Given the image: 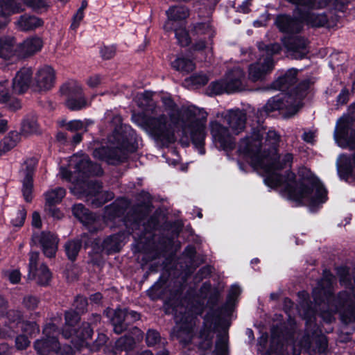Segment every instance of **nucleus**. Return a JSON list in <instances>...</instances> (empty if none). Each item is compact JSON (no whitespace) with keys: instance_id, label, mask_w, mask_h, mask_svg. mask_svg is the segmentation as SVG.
Listing matches in <instances>:
<instances>
[{"instance_id":"f257e3e1","label":"nucleus","mask_w":355,"mask_h":355,"mask_svg":"<svg viewBox=\"0 0 355 355\" xmlns=\"http://www.w3.org/2000/svg\"><path fill=\"white\" fill-rule=\"evenodd\" d=\"M279 141V135L276 131L266 132L263 125H258L240 141L239 153L264 177L268 187L277 189L283 197L315 211L327 200L326 189L307 168L300 171L297 180L292 173L283 175V171H286L291 166L293 156L286 153L277 157Z\"/></svg>"},{"instance_id":"f03ea898","label":"nucleus","mask_w":355,"mask_h":355,"mask_svg":"<svg viewBox=\"0 0 355 355\" xmlns=\"http://www.w3.org/2000/svg\"><path fill=\"white\" fill-rule=\"evenodd\" d=\"M169 120L164 114L157 117H147L144 114H133L132 121L157 140L164 144L175 141V132L180 128L185 137L189 136L193 145L201 155L205 153L202 148L206 135L207 113L195 105L183 108L180 112L171 96L162 97Z\"/></svg>"},{"instance_id":"7ed1b4c3","label":"nucleus","mask_w":355,"mask_h":355,"mask_svg":"<svg viewBox=\"0 0 355 355\" xmlns=\"http://www.w3.org/2000/svg\"><path fill=\"white\" fill-rule=\"evenodd\" d=\"M297 74V69H291L274 83V88L282 92L270 98L263 106V111L266 114L275 110H284L288 115H293L302 107V99L309 87V80L302 82L288 93L284 92L295 83Z\"/></svg>"},{"instance_id":"20e7f679","label":"nucleus","mask_w":355,"mask_h":355,"mask_svg":"<svg viewBox=\"0 0 355 355\" xmlns=\"http://www.w3.org/2000/svg\"><path fill=\"white\" fill-rule=\"evenodd\" d=\"M114 120L117 123V126L112 136L114 139L111 137L109 138L110 146L96 148L93 153L95 158L104 160L110 164H116L126 158L127 151L125 149V135L120 132V130L121 129L127 132L130 128L128 126L123 125L121 116H116Z\"/></svg>"},{"instance_id":"39448f33","label":"nucleus","mask_w":355,"mask_h":355,"mask_svg":"<svg viewBox=\"0 0 355 355\" xmlns=\"http://www.w3.org/2000/svg\"><path fill=\"white\" fill-rule=\"evenodd\" d=\"M295 4L300 14L301 21L312 26H322L327 21V16L318 14L315 10L324 8L329 0H288Z\"/></svg>"},{"instance_id":"423d86ee","label":"nucleus","mask_w":355,"mask_h":355,"mask_svg":"<svg viewBox=\"0 0 355 355\" xmlns=\"http://www.w3.org/2000/svg\"><path fill=\"white\" fill-rule=\"evenodd\" d=\"M182 310H184L182 306H178L173 310L176 324L173 329L172 336L180 343L187 345L193 338L196 321L193 313L185 311L183 313Z\"/></svg>"},{"instance_id":"0eeeda50","label":"nucleus","mask_w":355,"mask_h":355,"mask_svg":"<svg viewBox=\"0 0 355 355\" xmlns=\"http://www.w3.org/2000/svg\"><path fill=\"white\" fill-rule=\"evenodd\" d=\"M61 92L66 96V105L71 110H78L88 105L82 95L81 85L75 80L65 83L61 88Z\"/></svg>"},{"instance_id":"6e6552de","label":"nucleus","mask_w":355,"mask_h":355,"mask_svg":"<svg viewBox=\"0 0 355 355\" xmlns=\"http://www.w3.org/2000/svg\"><path fill=\"white\" fill-rule=\"evenodd\" d=\"M58 334L57 327L54 324H49L44 329V334L46 338L37 340L34 347L40 355H49L51 352H58L60 349V344L56 338Z\"/></svg>"},{"instance_id":"1a4fd4ad","label":"nucleus","mask_w":355,"mask_h":355,"mask_svg":"<svg viewBox=\"0 0 355 355\" xmlns=\"http://www.w3.org/2000/svg\"><path fill=\"white\" fill-rule=\"evenodd\" d=\"M352 122L347 117L340 118L336 124L334 139L342 148H355V131L352 132Z\"/></svg>"},{"instance_id":"9d476101","label":"nucleus","mask_w":355,"mask_h":355,"mask_svg":"<svg viewBox=\"0 0 355 355\" xmlns=\"http://www.w3.org/2000/svg\"><path fill=\"white\" fill-rule=\"evenodd\" d=\"M55 80V71L49 65L40 67L35 71L33 80V87L36 91L51 89Z\"/></svg>"},{"instance_id":"9b49d317","label":"nucleus","mask_w":355,"mask_h":355,"mask_svg":"<svg viewBox=\"0 0 355 355\" xmlns=\"http://www.w3.org/2000/svg\"><path fill=\"white\" fill-rule=\"evenodd\" d=\"M70 168H74V173H82L83 175H99L102 173V169L98 164H92L85 155H74L69 161Z\"/></svg>"},{"instance_id":"f8f14e48","label":"nucleus","mask_w":355,"mask_h":355,"mask_svg":"<svg viewBox=\"0 0 355 355\" xmlns=\"http://www.w3.org/2000/svg\"><path fill=\"white\" fill-rule=\"evenodd\" d=\"M211 132L216 146L225 151L233 149L235 143L229 134L226 128L219 123L214 121L211 123Z\"/></svg>"},{"instance_id":"ddd939ff","label":"nucleus","mask_w":355,"mask_h":355,"mask_svg":"<svg viewBox=\"0 0 355 355\" xmlns=\"http://www.w3.org/2000/svg\"><path fill=\"white\" fill-rule=\"evenodd\" d=\"M37 160L34 157L27 159L21 166V173L24 175L22 180V193L24 200L30 202L33 198V174Z\"/></svg>"},{"instance_id":"4468645a","label":"nucleus","mask_w":355,"mask_h":355,"mask_svg":"<svg viewBox=\"0 0 355 355\" xmlns=\"http://www.w3.org/2000/svg\"><path fill=\"white\" fill-rule=\"evenodd\" d=\"M20 322L17 328L15 329L14 334L18 332L19 329H21L23 334L18 336L15 339V346L17 349L21 350L28 347L31 343L28 336L30 337L35 336L39 332V327L35 322L24 321L21 318V313Z\"/></svg>"},{"instance_id":"2eb2a0df","label":"nucleus","mask_w":355,"mask_h":355,"mask_svg":"<svg viewBox=\"0 0 355 355\" xmlns=\"http://www.w3.org/2000/svg\"><path fill=\"white\" fill-rule=\"evenodd\" d=\"M39 257L37 252H31L29 258V278L36 279L40 285H46L51 279V274L46 265L42 264L37 268V261Z\"/></svg>"},{"instance_id":"dca6fc26","label":"nucleus","mask_w":355,"mask_h":355,"mask_svg":"<svg viewBox=\"0 0 355 355\" xmlns=\"http://www.w3.org/2000/svg\"><path fill=\"white\" fill-rule=\"evenodd\" d=\"M282 41L289 55L294 59H302L309 53L307 41L302 37L289 36Z\"/></svg>"},{"instance_id":"f3484780","label":"nucleus","mask_w":355,"mask_h":355,"mask_svg":"<svg viewBox=\"0 0 355 355\" xmlns=\"http://www.w3.org/2000/svg\"><path fill=\"white\" fill-rule=\"evenodd\" d=\"M213 35L214 31L209 24L200 23L196 24L193 33V40H194L193 49L194 51L204 49Z\"/></svg>"},{"instance_id":"a211bd4d","label":"nucleus","mask_w":355,"mask_h":355,"mask_svg":"<svg viewBox=\"0 0 355 355\" xmlns=\"http://www.w3.org/2000/svg\"><path fill=\"white\" fill-rule=\"evenodd\" d=\"M33 240L40 243L44 254L47 257L51 258L55 256L58 244V239L55 234L50 232H42L40 234H34Z\"/></svg>"},{"instance_id":"6ab92c4d","label":"nucleus","mask_w":355,"mask_h":355,"mask_svg":"<svg viewBox=\"0 0 355 355\" xmlns=\"http://www.w3.org/2000/svg\"><path fill=\"white\" fill-rule=\"evenodd\" d=\"M33 70L31 67H23L16 73L12 80V93L22 94L33 87Z\"/></svg>"},{"instance_id":"aec40b11","label":"nucleus","mask_w":355,"mask_h":355,"mask_svg":"<svg viewBox=\"0 0 355 355\" xmlns=\"http://www.w3.org/2000/svg\"><path fill=\"white\" fill-rule=\"evenodd\" d=\"M217 117L223 119V123L226 122L235 134L239 133L245 128V114L239 110L223 112L218 114Z\"/></svg>"},{"instance_id":"412c9836","label":"nucleus","mask_w":355,"mask_h":355,"mask_svg":"<svg viewBox=\"0 0 355 355\" xmlns=\"http://www.w3.org/2000/svg\"><path fill=\"white\" fill-rule=\"evenodd\" d=\"M20 312L15 310H10L6 313V316L1 318V324L3 327L0 328L1 337H12L15 332V329L20 324Z\"/></svg>"},{"instance_id":"4be33fe9","label":"nucleus","mask_w":355,"mask_h":355,"mask_svg":"<svg viewBox=\"0 0 355 355\" xmlns=\"http://www.w3.org/2000/svg\"><path fill=\"white\" fill-rule=\"evenodd\" d=\"M272 67L273 61L270 58H262L261 57L257 62L250 66L248 78L252 82L261 80Z\"/></svg>"},{"instance_id":"5701e85b","label":"nucleus","mask_w":355,"mask_h":355,"mask_svg":"<svg viewBox=\"0 0 355 355\" xmlns=\"http://www.w3.org/2000/svg\"><path fill=\"white\" fill-rule=\"evenodd\" d=\"M43 46V41L38 36L27 37L18 44V55L19 58H27L40 51Z\"/></svg>"},{"instance_id":"b1692460","label":"nucleus","mask_w":355,"mask_h":355,"mask_svg":"<svg viewBox=\"0 0 355 355\" xmlns=\"http://www.w3.org/2000/svg\"><path fill=\"white\" fill-rule=\"evenodd\" d=\"M24 10L23 6L17 3V0H0V28L8 23L10 15Z\"/></svg>"},{"instance_id":"393cba45","label":"nucleus","mask_w":355,"mask_h":355,"mask_svg":"<svg viewBox=\"0 0 355 355\" xmlns=\"http://www.w3.org/2000/svg\"><path fill=\"white\" fill-rule=\"evenodd\" d=\"M0 58L5 60L20 58L18 55V45L14 37H0Z\"/></svg>"},{"instance_id":"a878e982","label":"nucleus","mask_w":355,"mask_h":355,"mask_svg":"<svg viewBox=\"0 0 355 355\" xmlns=\"http://www.w3.org/2000/svg\"><path fill=\"white\" fill-rule=\"evenodd\" d=\"M243 78L244 73L239 67L230 71L224 78L225 85H227V94L241 91L244 88Z\"/></svg>"},{"instance_id":"bb28decb","label":"nucleus","mask_w":355,"mask_h":355,"mask_svg":"<svg viewBox=\"0 0 355 355\" xmlns=\"http://www.w3.org/2000/svg\"><path fill=\"white\" fill-rule=\"evenodd\" d=\"M280 31L287 33H294L300 31L302 27V21L294 19L287 15H279L275 21Z\"/></svg>"},{"instance_id":"cd10ccee","label":"nucleus","mask_w":355,"mask_h":355,"mask_svg":"<svg viewBox=\"0 0 355 355\" xmlns=\"http://www.w3.org/2000/svg\"><path fill=\"white\" fill-rule=\"evenodd\" d=\"M44 22L41 19L28 15L20 16L15 21L17 29L22 31H28L35 29L42 26Z\"/></svg>"},{"instance_id":"c85d7f7f","label":"nucleus","mask_w":355,"mask_h":355,"mask_svg":"<svg viewBox=\"0 0 355 355\" xmlns=\"http://www.w3.org/2000/svg\"><path fill=\"white\" fill-rule=\"evenodd\" d=\"M106 314L110 318L114 327V331L116 334H121L125 328L124 322L126 320L125 316V310L117 309L115 311L109 309L106 311Z\"/></svg>"},{"instance_id":"c756f323","label":"nucleus","mask_w":355,"mask_h":355,"mask_svg":"<svg viewBox=\"0 0 355 355\" xmlns=\"http://www.w3.org/2000/svg\"><path fill=\"white\" fill-rule=\"evenodd\" d=\"M168 21L164 25L167 31L171 28V22L185 19L189 15L188 10L183 6H173L167 11Z\"/></svg>"},{"instance_id":"7c9ffc66","label":"nucleus","mask_w":355,"mask_h":355,"mask_svg":"<svg viewBox=\"0 0 355 355\" xmlns=\"http://www.w3.org/2000/svg\"><path fill=\"white\" fill-rule=\"evenodd\" d=\"M352 166L355 167V155L352 159L348 160L346 155H340L338 159L337 167L340 175L348 178L352 175Z\"/></svg>"},{"instance_id":"2f4dec72","label":"nucleus","mask_w":355,"mask_h":355,"mask_svg":"<svg viewBox=\"0 0 355 355\" xmlns=\"http://www.w3.org/2000/svg\"><path fill=\"white\" fill-rule=\"evenodd\" d=\"M171 67L178 71L188 73L194 69L195 64L191 60L180 55L171 62Z\"/></svg>"},{"instance_id":"473e14b6","label":"nucleus","mask_w":355,"mask_h":355,"mask_svg":"<svg viewBox=\"0 0 355 355\" xmlns=\"http://www.w3.org/2000/svg\"><path fill=\"white\" fill-rule=\"evenodd\" d=\"M20 134L15 131H11L0 143V154L5 153L13 148L20 141Z\"/></svg>"},{"instance_id":"72a5a7b5","label":"nucleus","mask_w":355,"mask_h":355,"mask_svg":"<svg viewBox=\"0 0 355 355\" xmlns=\"http://www.w3.org/2000/svg\"><path fill=\"white\" fill-rule=\"evenodd\" d=\"M66 194L65 190L62 187H58L48 191L45 193L46 204L49 206L58 204Z\"/></svg>"},{"instance_id":"f704fd0d","label":"nucleus","mask_w":355,"mask_h":355,"mask_svg":"<svg viewBox=\"0 0 355 355\" xmlns=\"http://www.w3.org/2000/svg\"><path fill=\"white\" fill-rule=\"evenodd\" d=\"M135 334H137V338L132 336H124L118 339L116 342V347L119 349L128 351L132 348L135 343V340L139 339L140 330L138 329H135Z\"/></svg>"},{"instance_id":"c9c22d12","label":"nucleus","mask_w":355,"mask_h":355,"mask_svg":"<svg viewBox=\"0 0 355 355\" xmlns=\"http://www.w3.org/2000/svg\"><path fill=\"white\" fill-rule=\"evenodd\" d=\"M73 214L83 223H89L94 219V216L81 204L73 207Z\"/></svg>"},{"instance_id":"e433bc0d","label":"nucleus","mask_w":355,"mask_h":355,"mask_svg":"<svg viewBox=\"0 0 355 355\" xmlns=\"http://www.w3.org/2000/svg\"><path fill=\"white\" fill-rule=\"evenodd\" d=\"M214 333L208 329H205L200 332L198 336L199 341L198 343L199 348L202 351L209 350L211 347V340Z\"/></svg>"},{"instance_id":"4c0bfd02","label":"nucleus","mask_w":355,"mask_h":355,"mask_svg":"<svg viewBox=\"0 0 355 355\" xmlns=\"http://www.w3.org/2000/svg\"><path fill=\"white\" fill-rule=\"evenodd\" d=\"M212 355H227V336L226 333L218 336L215 349Z\"/></svg>"},{"instance_id":"58836bf2","label":"nucleus","mask_w":355,"mask_h":355,"mask_svg":"<svg viewBox=\"0 0 355 355\" xmlns=\"http://www.w3.org/2000/svg\"><path fill=\"white\" fill-rule=\"evenodd\" d=\"M259 51L262 53L261 58H270L272 60V55L277 53L281 50V46L278 44H272L270 45H265L263 43H260L258 45Z\"/></svg>"},{"instance_id":"ea45409f","label":"nucleus","mask_w":355,"mask_h":355,"mask_svg":"<svg viewBox=\"0 0 355 355\" xmlns=\"http://www.w3.org/2000/svg\"><path fill=\"white\" fill-rule=\"evenodd\" d=\"M64 248L68 258L74 260L81 248V242L78 240L70 241L65 244Z\"/></svg>"},{"instance_id":"a19ab883","label":"nucleus","mask_w":355,"mask_h":355,"mask_svg":"<svg viewBox=\"0 0 355 355\" xmlns=\"http://www.w3.org/2000/svg\"><path fill=\"white\" fill-rule=\"evenodd\" d=\"M21 131L23 135L28 136L37 133L39 132V126L35 119H26L22 123Z\"/></svg>"},{"instance_id":"79ce46f5","label":"nucleus","mask_w":355,"mask_h":355,"mask_svg":"<svg viewBox=\"0 0 355 355\" xmlns=\"http://www.w3.org/2000/svg\"><path fill=\"white\" fill-rule=\"evenodd\" d=\"M208 82V78L206 75L198 73L193 75L192 76L185 80L184 84L187 86L200 87L205 85Z\"/></svg>"},{"instance_id":"37998d69","label":"nucleus","mask_w":355,"mask_h":355,"mask_svg":"<svg viewBox=\"0 0 355 355\" xmlns=\"http://www.w3.org/2000/svg\"><path fill=\"white\" fill-rule=\"evenodd\" d=\"M240 293L241 288L236 284L232 285L230 290L227 301L225 304V309H227L228 311H232V309L235 304L236 297L239 295Z\"/></svg>"},{"instance_id":"c03bdc74","label":"nucleus","mask_w":355,"mask_h":355,"mask_svg":"<svg viewBox=\"0 0 355 355\" xmlns=\"http://www.w3.org/2000/svg\"><path fill=\"white\" fill-rule=\"evenodd\" d=\"M154 94L150 91H145L137 95L138 105L141 107H150L153 105V98Z\"/></svg>"},{"instance_id":"a18cd8bd","label":"nucleus","mask_w":355,"mask_h":355,"mask_svg":"<svg viewBox=\"0 0 355 355\" xmlns=\"http://www.w3.org/2000/svg\"><path fill=\"white\" fill-rule=\"evenodd\" d=\"M339 300H340V304L342 305V308L343 309L347 308V309L349 312V314H350L349 320V321L352 320V319L353 318V312L355 309V306L354 304L352 298L345 293H342L339 296Z\"/></svg>"},{"instance_id":"49530a36","label":"nucleus","mask_w":355,"mask_h":355,"mask_svg":"<svg viewBox=\"0 0 355 355\" xmlns=\"http://www.w3.org/2000/svg\"><path fill=\"white\" fill-rule=\"evenodd\" d=\"M26 217V211L21 207L12 215L11 223L14 227H21Z\"/></svg>"},{"instance_id":"de8ad7c7","label":"nucleus","mask_w":355,"mask_h":355,"mask_svg":"<svg viewBox=\"0 0 355 355\" xmlns=\"http://www.w3.org/2000/svg\"><path fill=\"white\" fill-rule=\"evenodd\" d=\"M178 42L182 46H187L191 42V37L184 28L180 27L175 30Z\"/></svg>"},{"instance_id":"09e8293b","label":"nucleus","mask_w":355,"mask_h":355,"mask_svg":"<svg viewBox=\"0 0 355 355\" xmlns=\"http://www.w3.org/2000/svg\"><path fill=\"white\" fill-rule=\"evenodd\" d=\"M209 89L213 94H220L223 93H227V85L224 78L216 82H213L209 85Z\"/></svg>"},{"instance_id":"8fccbe9b","label":"nucleus","mask_w":355,"mask_h":355,"mask_svg":"<svg viewBox=\"0 0 355 355\" xmlns=\"http://www.w3.org/2000/svg\"><path fill=\"white\" fill-rule=\"evenodd\" d=\"M8 87L9 83L8 80L0 82V103H8L10 98V92Z\"/></svg>"},{"instance_id":"3c124183","label":"nucleus","mask_w":355,"mask_h":355,"mask_svg":"<svg viewBox=\"0 0 355 355\" xmlns=\"http://www.w3.org/2000/svg\"><path fill=\"white\" fill-rule=\"evenodd\" d=\"M146 340L148 346H154L160 341L159 334L157 331L150 329L146 334Z\"/></svg>"},{"instance_id":"603ef678","label":"nucleus","mask_w":355,"mask_h":355,"mask_svg":"<svg viewBox=\"0 0 355 355\" xmlns=\"http://www.w3.org/2000/svg\"><path fill=\"white\" fill-rule=\"evenodd\" d=\"M24 3L32 8L33 9L37 10L46 7V3L44 0H22ZM62 3H66L68 0H59Z\"/></svg>"},{"instance_id":"864d4df0","label":"nucleus","mask_w":355,"mask_h":355,"mask_svg":"<svg viewBox=\"0 0 355 355\" xmlns=\"http://www.w3.org/2000/svg\"><path fill=\"white\" fill-rule=\"evenodd\" d=\"M79 320L77 311H67L65 313V324L67 327H73Z\"/></svg>"},{"instance_id":"5fc2aeb1","label":"nucleus","mask_w":355,"mask_h":355,"mask_svg":"<svg viewBox=\"0 0 355 355\" xmlns=\"http://www.w3.org/2000/svg\"><path fill=\"white\" fill-rule=\"evenodd\" d=\"M5 277L12 284L19 283L21 280V273L18 270H10L6 271Z\"/></svg>"},{"instance_id":"6e6d98bb","label":"nucleus","mask_w":355,"mask_h":355,"mask_svg":"<svg viewBox=\"0 0 355 355\" xmlns=\"http://www.w3.org/2000/svg\"><path fill=\"white\" fill-rule=\"evenodd\" d=\"M84 17V7H80L74 15L71 28L76 30L80 25V21Z\"/></svg>"},{"instance_id":"4d7b16f0","label":"nucleus","mask_w":355,"mask_h":355,"mask_svg":"<svg viewBox=\"0 0 355 355\" xmlns=\"http://www.w3.org/2000/svg\"><path fill=\"white\" fill-rule=\"evenodd\" d=\"M93 331L89 326H87L85 328V332L82 333L80 344L78 346H75L78 349H80L82 347H87L88 343L85 340L92 337Z\"/></svg>"},{"instance_id":"13d9d810","label":"nucleus","mask_w":355,"mask_h":355,"mask_svg":"<svg viewBox=\"0 0 355 355\" xmlns=\"http://www.w3.org/2000/svg\"><path fill=\"white\" fill-rule=\"evenodd\" d=\"M67 128L71 131L85 130V125L83 121L80 120H73L67 124Z\"/></svg>"},{"instance_id":"bf43d9fd","label":"nucleus","mask_w":355,"mask_h":355,"mask_svg":"<svg viewBox=\"0 0 355 355\" xmlns=\"http://www.w3.org/2000/svg\"><path fill=\"white\" fill-rule=\"evenodd\" d=\"M116 52V49L114 46H105L101 49V56L104 59H110L112 58Z\"/></svg>"},{"instance_id":"052dcab7","label":"nucleus","mask_w":355,"mask_h":355,"mask_svg":"<svg viewBox=\"0 0 355 355\" xmlns=\"http://www.w3.org/2000/svg\"><path fill=\"white\" fill-rule=\"evenodd\" d=\"M87 305V300L83 297L79 296L75 300V306L78 313L84 312Z\"/></svg>"},{"instance_id":"680f3d73","label":"nucleus","mask_w":355,"mask_h":355,"mask_svg":"<svg viewBox=\"0 0 355 355\" xmlns=\"http://www.w3.org/2000/svg\"><path fill=\"white\" fill-rule=\"evenodd\" d=\"M114 198V194L109 191H98L97 199H100L99 205L103 204L108 200H112Z\"/></svg>"},{"instance_id":"e2e57ef3","label":"nucleus","mask_w":355,"mask_h":355,"mask_svg":"<svg viewBox=\"0 0 355 355\" xmlns=\"http://www.w3.org/2000/svg\"><path fill=\"white\" fill-rule=\"evenodd\" d=\"M38 302V300L36 297L32 296L26 297L24 300V305L30 309H33L37 307Z\"/></svg>"},{"instance_id":"0e129e2a","label":"nucleus","mask_w":355,"mask_h":355,"mask_svg":"<svg viewBox=\"0 0 355 355\" xmlns=\"http://www.w3.org/2000/svg\"><path fill=\"white\" fill-rule=\"evenodd\" d=\"M115 239L116 237L114 236H112L105 239L103 243V248L107 251L115 250L116 248L115 244L113 243L115 241Z\"/></svg>"},{"instance_id":"69168bd1","label":"nucleus","mask_w":355,"mask_h":355,"mask_svg":"<svg viewBox=\"0 0 355 355\" xmlns=\"http://www.w3.org/2000/svg\"><path fill=\"white\" fill-rule=\"evenodd\" d=\"M339 311H341V309L336 308L335 310H331L330 311H322L320 313L322 318L326 321L327 322H331L334 318V312Z\"/></svg>"},{"instance_id":"338daca9","label":"nucleus","mask_w":355,"mask_h":355,"mask_svg":"<svg viewBox=\"0 0 355 355\" xmlns=\"http://www.w3.org/2000/svg\"><path fill=\"white\" fill-rule=\"evenodd\" d=\"M101 83V78L99 75H94L90 76L87 83L90 87H96Z\"/></svg>"},{"instance_id":"774afa93","label":"nucleus","mask_w":355,"mask_h":355,"mask_svg":"<svg viewBox=\"0 0 355 355\" xmlns=\"http://www.w3.org/2000/svg\"><path fill=\"white\" fill-rule=\"evenodd\" d=\"M32 225L36 228H40L42 227V220L40 215L37 211H35L32 215Z\"/></svg>"}]
</instances>
